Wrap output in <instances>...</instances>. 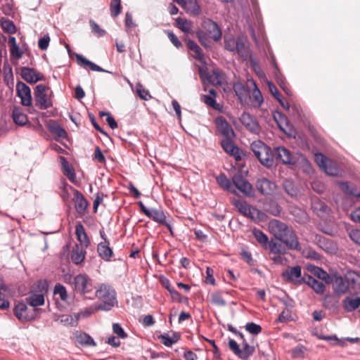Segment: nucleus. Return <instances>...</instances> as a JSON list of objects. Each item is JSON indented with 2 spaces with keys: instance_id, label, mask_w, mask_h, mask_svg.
Returning a JSON list of instances; mask_svg holds the SVG:
<instances>
[{
  "instance_id": "f257e3e1",
  "label": "nucleus",
  "mask_w": 360,
  "mask_h": 360,
  "mask_svg": "<svg viewBox=\"0 0 360 360\" xmlns=\"http://www.w3.org/2000/svg\"><path fill=\"white\" fill-rule=\"evenodd\" d=\"M268 229L275 239L282 242L289 250L297 251L302 250L295 231L285 223L274 219L269 221Z\"/></svg>"
},
{
  "instance_id": "f03ea898",
  "label": "nucleus",
  "mask_w": 360,
  "mask_h": 360,
  "mask_svg": "<svg viewBox=\"0 0 360 360\" xmlns=\"http://www.w3.org/2000/svg\"><path fill=\"white\" fill-rule=\"evenodd\" d=\"M94 299L97 297L101 303L97 307L98 309L110 311L117 303L116 292L108 284L101 283L96 287Z\"/></svg>"
},
{
  "instance_id": "7ed1b4c3",
  "label": "nucleus",
  "mask_w": 360,
  "mask_h": 360,
  "mask_svg": "<svg viewBox=\"0 0 360 360\" xmlns=\"http://www.w3.org/2000/svg\"><path fill=\"white\" fill-rule=\"evenodd\" d=\"M73 290L84 298L94 299L96 287L93 280L85 274H79L75 276L72 281Z\"/></svg>"
},
{
  "instance_id": "20e7f679",
  "label": "nucleus",
  "mask_w": 360,
  "mask_h": 360,
  "mask_svg": "<svg viewBox=\"0 0 360 360\" xmlns=\"http://www.w3.org/2000/svg\"><path fill=\"white\" fill-rule=\"evenodd\" d=\"M255 157L259 162L267 168L274 165V154L271 148L261 141H253L250 146Z\"/></svg>"
},
{
  "instance_id": "39448f33",
  "label": "nucleus",
  "mask_w": 360,
  "mask_h": 360,
  "mask_svg": "<svg viewBox=\"0 0 360 360\" xmlns=\"http://www.w3.org/2000/svg\"><path fill=\"white\" fill-rule=\"evenodd\" d=\"M48 89L44 84L36 86L34 91L35 105L41 110H46L53 106L52 91L47 93Z\"/></svg>"
},
{
  "instance_id": "423d86ee",
  "label": "nucleus",
  "mask_w": 360,
  "mask_h": 360,
  "mask_svg": "<svg viewBox=\"0 0 360 360\" xmlns=\"http://www.w3.org/2000/svg\"><path fill=\"white\" fill-rule=\"evenodd\" d=\"M26 302H18L13 309V313L18 320L22 322H27L34 319L39 309L38 308H32Z\"/></svg>"
},
{
  "instance_id": "0eeeda50",
  "label": "nucleus",
  "mask_w": 360,
  "mask_h": 360,
  "mask_svg": "<svg viewBox=\"0 0 360 360\" xmlns=\"http://www.w3.org/2000/svg\"><path fill=\"white\" fill-rule=\"evenodd\" d=\"M274 160L284 165L294 166L296 164V158L290 150L284 146L275 147L273 150Z\"/></svg>"
},
{
  "instance_id": "6e6552de",
  "label": "nucleus",
  "mask_w": 360,
  "mask_h": 360,
  "mask_svg": "<svg viewBox=\"0 0 360 360\" xmlns=\"http://www.w3.org/2000/svg\"><path fill=\"white\" fill-rule=\"evenodd\" d=\"M232 203L240 214L252 219L258 218L261 212L255 207H253L249 205L246 201L241 200L240 199H233Z\"/></svg>"
},
{
  "instance_id": "1a4fd4ad",
  "label": "nucleus",
  "mask_w": 360,
  "mask_h": 360,
  "mask_svg": "<svg viewBox=\"0 0 360 360\" xmlns=\"http://www.w3.org/2000/svg\"><path fill=\"white\" fill-rule=\"evenodd\" d=\"M202 27L205 34L214 41H219L221 37V31L218 25L210 19L203 20Z\"/></svg>"
},
{
  "instance_id": "9d476101",
  "label": "nucleus",
  "mask_w": 360,
  "mask_h": 360,
  "mask_svg": "<svg viewBox=\"0 0 360 360\" xmlns=\"http://www.w3.org/2000/svg\"><path fill=\"white\" fill-rule=\"evenodd\" d=\"M16 91L18 97L20 98V103L23 106L30 107L32 103L30 88L22 82H18L16 84Z\"/></svg>"
},
{
  "instance_id": "9b49d317",
  "label": "nucleus",
  "mask_w": 360,
  "mask_h": 360,
  "mask_svg": "<svg viewBox=\"0 0 360 360\" xmlns=\"http://www.w3.org/2000/svg\"><path fill=\"white\" fill-rule=\"evenodd\" d=\"M214 124L217 131L221 134L224 138H234L235 132L223 116H218L214 120Z\"/></svg>"
},
{
  "instance_id": "f8f14e48",
  "label": "nucleus",
  "mask_w": 360,
  "mask_h": 360,
  "mask_svg": "<svg viewBox=\"0 0 360 360\" xmlns=\"http://www.w3.org/2000/svg\"><path fill=\"white\" fill-rule=\"evenodd\" d=\"M282 277L288 282H291L300 285L302 276V269L300 266L288 267L282 273Z\"/></svg>"
},
{
  "instance_id": "ddd939ff",
  "label": "nucleus",
  "mask_w": 360,
  "mask_h": 360,
  "mask_svg": "<svg viewBox=\"0 0 360 360\" xmlns=\"http://www.w3.org/2000/svg\"><path fill=\"white\" fill-rule=\"evenodd\" d=\"M20 75L23 79L30 84H34L44 79L43 74L28 67L21 68Z\"/></svg>"
},
{
  "instance_id": "4468645a",
  "label": "nucleus",
  "mask_w": 360,
  "mask_h": 360,
  "mask_svg": "<svg viewBox=\"0 0 360 360\" xmlns=\"http://www.w3.org/2000/svg\"><path fill=\"white\" fill-rule=\"evenodd\" d=\"M232 181L234 186L245 195H250L252 194V185L241 174L234 175Z\"/></svg>"
},
{
  "instance_id": "2eb2a0df",
  "label": "nucleus",
  "mask_w": 360,
  "mask_h": 360,
  "mask_svg": "<svg viewBox=\"0 0 360 360\" xmlns=\"http://www.w3.org/2000/svg\"><path fill=\"white\" fill-rule=\"evenodd\" d=\"M240 120L243 125L251 133L255 134L259 133L260 127L258 122L249 113H243Z\"/></svg>"
},
{
  "instance_id": "dca6fc26",
  "label": "nucleus",
  "mask_w": 360,
  "mask_h": 360,
  "mask_svg": "<svg viewBox=\"0 0 360 360\" xmlns=\"http://www.w3.org/2000/svg\"><path fill=\"white\" fill-rule=\"evenodd\" d=\"M330 283H332L334 291L339 295L345 293L350 286L346 278L341 276L334 275L330 278Z\"/></svg>"
},
{
  "instance_id": "f3484780",
  "label": "nucleus",
  "mask_w": 360,
  "mask_h": 360,
  "mask_svg": "<svg viewBox=\"0 0 360 360\" xmlns=\"http://www.w3.org/2000/svg\"><path fill=\"white\" fill-rule=\"evenodd\" d=\"M256 187L264 195H271L276 189L275 183L266 178L258 179L256 183Z\"/></svg>"
},
{
  "instance_id": "a211bd4d",
  "label": "nucleus",
  "mask_w": 360,
  "mask_h": 360,
  "mask_svg": "<svg viewBox=\"0 0 360 360\" xmlns=\"http://www.w3.org/2000/svg\"><path fill=\"white\" fill-rule=\"evenodd\" d=\"M233 138H225L221 142L222 148L230 155L234 157L236 160L238 161L241 159L240 155V150L232 141Z\"/></svg>"
},
{
  "instance_id": "6ab92c4d",
  "label": "nucleus",
  "mask_w": 360,
  "mask_h": 360,
  "mask_svg": "<svg viewBox=\"0 0 360 360\" xmlns=\"http://www.w3.org/2000/svg\"><path fill=\"white\" fill-rule=\"evenodd\" d=\"M185 42L188 49L193 52L192 56L201 63L206 64L205 55L198 44L191 39H186Z\"/></svg>"
},
{
  "instance_id": "aec40b11",
  "label": "nucleus",
  "mask_w": 360,
  "mask_h": 360,
  "mask_svg": "<svg viewBox=\"0 0 360 360\" xmlns=\"http://www.w3.org/2000/svg\"><path fill=\"white\" fill-rule=\"evenodd\" d=\"M146 216L149 218H151L153 221L165 225L169 230V231L172 233V226L169 223L167 222L166 216L165 215L163 211L155 208H151L149 210Z\"/></svg>"
},
{
  "instance_id": "412c9836",
  "label": "nucleus",
  "mask_w": 360,
  "mask_h": 360,
  "mask_svg": "<svg viewBox=\"0 0 360 360\" xmlns=\"http://www.w3.org/2000/svg\"><path fill=\"white\" fill-rule=\"evenodd\" d=\"M265 249L272 255H285L289 250L282 242L272 238Z\"/></svg>"
},
{
  "instance_id": "4be33fe9",
  "label": "nucleus",
  "mask_w": 360,
  "mask_h": 360,
  "mask_svg": "<svg viewBox=\"0 0 360 360\" xmlns=\"http://www.w3.org/2000/svg\"><path fill=\"white\" fill-rule=\"evenodd\" d=\"M311 208L314 212L320 217H326L329 215L330 209V207L323 201L318 198L314 199L311 202Z\"/></svg>"
},
{
  "instance_id": "5701e85b",
  "label": "nucleus",
  "mask_w": 360,
  "mask_h": 360,
  "mask_svg": "<svg viewBox=\"0 0 360 360\" xmlns=\"http://www.w3.org/2000/svg\"><path fill=\"white\" fill-rule=\"evenodd\" d=\"M97 252L99 257L105 261H110L113 255L112 248L110 247L109 241H103L98 244Z\"/></svg>"
},
{
  "instance_id": "b1692460",
  "label": "nucleus",
  "mask_w": 360,
  "mask_h": 360,
  "mask_svg": "<svg viewBox=\"0 0 360 360\" xmlns=\"http://www.w3.org/2000/svg\"><path fill=\"white\" fill-rule=\"evenodd\" d=\"M273 117L279 129L285 134H288V131L290 129L291 127L287 117L283 113L276 111L273 113Z\"/></svg>"
},
{
  "instance_id": "393cba45",
  "label": "nucleus",
  "mask_w": 360,
  "mask_h": 360,
  "mask_svg": "<svg viewBox=\"0 0 360 360\" xmlns=\"http://www.w3.org/2000/svg\"><path fill=\"white\" fill-rule=\"evenodd\" d=\"M12 118L14 123L18 126H24L28 122L27 115L23 112L22 108L15 106L12 110Z\"/></svg>"
},
{
  "instance_id": "a878e982",
  "label": "nucleus",
  "mask_w": 360,
  "mask_h": 360,
  "mask_svg": "<svg viewBox=\"0 0 360 360\" xmlns=\"http://www.w3.org/2000/svg\"><path fill=\"white\" fill-rule=\"evenodd\" d=\"M73 200L75 202V207L77 212L79 214H83L88 207V202L85 199L84 196L79 191L75 190L74 192Z\"/></svg>"
},
{
  "instance_id": "bb28decb",
  "label": "nucleus",
  "mask_w": 360,
  "mask_h": 360,
  "mask_svg": "<svg viewBox=\"0 0 360 360\" xmlns=\"http://www.w3.org/2000/svg\"><path fill=\"white\" fill-rule=\"evenodd\" d=\"M75 56H76L77 63L84 68H86L87 67H89L93 71L105 72L111 73L110 72L103 69L100 66H98L96 64L94 63L93 62L89 60L88 59H86V58H84L83 56H82L80 54L76 53Z\"/></svg>"
},
{
  "instance_id": "cd10ccee",
  "label": "nucleus",
  "mask_w": 360,
  "mask_h": 360,
  "mask_svg": "<svg viewBox=\"0 0 360 360\" xmlns=\"http://www.w3.org/2000/svg\"><path fill=\"white\" fill-rule=\"evenodd\" d=\"M75 234L77 240L79 241L81 246L86 248L90 245V240L85 231L84 226L79 223L75 227Z\"/></svg>"
},
{
  "instance_id": "c85d7f7f",
  "label": "nucleus",
  "mask_w": 360,
  "mask_h": 360,
  "mask_svg": "<svg viewBox=\"0 0 360 360\" xmlns=\"http://www.w3.org/2000/svg\"><path fill=\"white\" fill-rule=\"evenodd\" d=\"M86 250L79 245H75L71 251V259L75 264H80L85 259Z\"/></svg>"
},
{
  "instance_id": "c756f323",
  "label": "nucleus",
  "mask_w": 360,
  "mask_h": 360,
  "mask_svg": "<svg viewBox=\"0 0 360 360\" xmlns=\"http://www.w3.org/2000/svg\"><path fill=\"white\" fill-rule=\"evenodd\" d=\"M79 317V314H75L74 315L63 314L58 316L56 321L65 326H76Z\"/></svg>"
},
{
  "instance_id": "7c9ffc66",
  "label": "nucleus",
  "mask_w": 360,
  "mask_h": 360,
  "mask_svg": "<svg viewBox=\"0 0 360 360\" xmlns=\"http://www.w3.org/2000/svg\"><path fill=\"white\" fill-rule=\"evenodd\" d=\"M345 278L352 288L360 290V271H348L345 274Z\"/></svg>"
},
{
  "instance_id": "2f4dec72",
  "label": "nucleus",
  "mask_w": 360,
  "mask_h": 360,
  "mask_svg": "<svg viewBox=\"0 0 360 360\" xmlns=\"http://www.w3.org/2000/svg\"><path fill=\"white\" fill-rule=\"evenodd\" d=\"M345 278L352 288L360 290V271H348L345 274Z\"/></svg>"
},
{
  "instance_id": "473e14b6",
  "label": "nucleus",
  "mask_w": 360,
  "mask_h": 360,
  "mask_svg": "<svg viewBox=\"0 0 360 360\" xmlns=\"http://www.w3.org/2000/svg\"><path fill=\"white\" fill-rule=\"evenodd\" d=\"M25 301L32 308H37L39 306L44 305V296L42 293L31 292L26 297Z\"/></svg>"
},
{
  "instance_id": "72a5a7b5",
  "label": "nucleus",
  "mask_w": 360,
  "mask_h": 360,
  "mask_svg": "<svg viewBox=\"0 0 360 360\" xmlns=\"http://www.w3.org/2000/svg\"><path fill=\"white\" fill-rule=\"evenodd\" d=\"M225 82V74L219 68L213 69L212 76L209 77V82L214 85H221Z\"/></svg>"
},
{
  "instance_id": "f704fd0d",
  "label": "nucleus",
  "mask_w": 360,
  "mask_h": 360,
  "mask_svg": "<svg viewBox=\"0 0 360 360\" xmlns=\"http://www.w3.org/2000/svg\"><path fill=\"white\" fill-rule=\"evenodd\" d=\"M343 307L347 311H352L356 310L360 306V297H356L354 298L347 297L343 301Z\"/></svg>"
},
{
  "instance_id": "c9c22d12",
  "label": "nucleus",
  "mask_w": 360,
  "mask_h": 360,
  "mask_svg": "<svg viewBox=\"0 0 360 360\" xmlns=\"http://www.w3.org/2000/svg\"><path fill=\"white\" fill-rule=\"evenodd\" d=\"M252 235L263 248L265 249L269 245L270 240L268 236L261 230L254 229L252 230Z\"/></svg>"
},
{
  "instance_id": "e433bc0d",
  "label": "nucleus",
  "mask_w": 360,
  "mask_h": 360,
  "mask_svg": "<svg viewBox=\"0 0 360 360\" xmlns=\"http://www.w3.org/2000/svg\"><path fill=\"white\" fill-rule=\"evenodd\" d=\"M61 161V165L63 170V174L68 176V178L70 179V181H74L75 179V173L73 170V169L70 165L69 162L67 161V160L64 157L60 158Z\"/></svg>"
},
{
  "instance_id": "4c0bfd02",
  "label": "nucleus",
  "mask_w": 360,
  "mask_h": 360,
  "mask_svg": "<svg viewBox=\"0 0 360 360\" xmlns=\"http://www.w3.org/2000/svg\"><path fill=\"white\" fill-rule=\"evenodd\" d=\"M340 188L346 194L354 197H359L360 192L356 190V188L353 184H349L347 182H339Z\"/></svg>"
},
{
  "instance_id": "58836bf2",
  "label": "nucleus",
  "mask_w": 360,
  "mask_h": 360,
  "mask_svg": "<svg viewBox=\"0 0 360 360\" xmlns=\"http://www.w3.org/2000/svg\"><path fill=\"white\" fill-rule=\"evenodd\" d=\"M255 352V347L250 346L245 340L242 342V349H240L238 357L246 360Z\"/></svg>"
},
{
  "instance_id": "ea45409f",
  "label": "nucleus",
  "mask_w": 360,
  "mask_h": 360,
  "mask_svg": "<svg viewBox=\"0 0 360 360\" xmlns=\"http://www.w3.org/2000/svg\"><path fill=\"white\" fill-rule=\"evenodd\" d=\"M319 245L323 250L328 253H334L337 250V247L330 240L322 238L319 240Z\"/></svg>"
},
{
  "instance_id": "a19ab883",
  "label": "nucleus",
  "mask_w": 360,
  "mask_h": 360,
  "mask_svg": "<svg viewBox=\"0 0 360 360\" xmlns=\"http://www.w3.org/2000/svg\"><path fill=\"white\" fill-rule=\"evenodd\" d=\"M49 131L56 136V140L58 141L59 138L65 139L67 137L66 131L56 122L53 124H50L49 127Z\"/></svg>"
},
{
  "instance_id": "79ce46f5",
  "label": "nucleus",
  "mask_w": 360,
  "mask_h": 360,
  "mask_svg": "<svg viewBox=\"0 0 360 360\" xmlns=\"http://www.w3.org/2000/svg\"><path fill=\"white\" fill-rule=\"evenodd\" d=\"M217 184L224 189L227 190L232 193H235L236 191L231 190V183L224 174H221L216 178Z\"/></svg>"
},
{
  "instance_id": "37998d69",
  "label": "nucleus",
  "mask_w": 360,
  "mask_h": 360,
  "mask_svg": "<svg viewBox=\"0 0 360 360\" xmlns=\"http://www.w3.org/2000/svg\"><path fill=\"white\" fill-rule=\"evenodd\" d=\"M309 269L314 275L317 276L319 278L330 283L331 276L321 268L313 266L310 267Z\"/></svg>"
},
{
  "instance_id": "c03bdc74",
  "label": "nucleus",
  "mask_w": 360,
  "mask_h": 360,
  "mask_svg": "<svg viewBox=\"0 0 360 360\" xmlns=\"http://www.w3.org/2000/svg\"><path fill=\"white\" fill-rule=\"evenodd\" d=\"M159 338L164 345L171 347L173 344L177 342L179 340V335L174 333L172 337H170L168 334L165 333L160 335Z\"/></svg>"
},
{
  "instance_id": "a18cd8bd",
  "label": "nucleus",
  "mask_w": 360,
  "mask_h": 360,
  "mask_svg": "<svg viewBox=\"0 0 360 360\" xmlns=\"http://www.w3.org/2000/svg\"><path fill=\"white\" fill-rule=\"evenodd\" d=\"M269 89L271 92V94L274 95V96L275 97V98H276V100L279 102V103L281 105V106L287 110H290V105L288 103H285L283 100H282V96L281 95V94L279 93L278 89L274 86L272 84H269Z\"/></svg>"
},
{
  "instance_id": "49530a36",
  "label": "nucleus",
  "mask_w": 360,
  "mask_h": 360,
  "mask_svg": "<svg viewBox=\"0 0 360 360\" xmlns=\"http://www.w3.org/2000/svg\"><path fill=\"white\" fill-rule=\"evenodd\" d=\"M323 169L330 176H336L339 173V168L337 164L330 159L328 160Z\"/></svg>"
},
{
  "instance_id": "de8ad7c7",
  "label": "nucleus",
  "mask_w": 360,
  "mask_h": 360,
  "mask_svg": "<svg viewBox=\"0 0 360 360\" xmlns=\"http://www.w3.org/2000/svg\"><path fill=\"white\" fill-rule=\"evenodd\" d=\"M253 86L254 89L252 90V97L254 101L257 103V106L259 107L263 103V97L261 91L257 88L256 83L253 80L248 81Z\"/></svg>"
},
{
  "instance_id": "09e8293b",
  "label": "nucleus",
  "mask_w": 360,
  "mask_h": 360,
  "mask_svg": "<svg viewBox=\"0 0 360 360\" xmlns=\"http://www.w3.org/2000/svg\"><path fill=\"white\" fill-rule=\"evenodd\" d=\"M285 191L290 196H296L297 195V189L292 181L286 179L283 184Z\"/></svg>"
},
{
  "instance_id": "8fccbe9b",
  "label": "nucleus",
  "mask_w": 360,
  "mask_h": 360,
  "mask_svg": "<svg viewBox=\"0 0 360 360\" xmlns=\"http://www.w3.org/2000/svg\"><path fill=\"white\" fill-rule=\"evenodd\" d=\"M210 302L213 305L224 307L226 305V301L221 295V292H214L210 295Z\"/></svg>"
},
{
  "instance_id": "3c124183",
  "label": "nucleus",
  "mask_w": 360,
  "mask_h": 360,
  "mask_svg": "<svg viewBox=\"0 0 360 360\" xmlns=\"http://www.w3.org/2000/svg\"><path fill=\"white\" fill-rule=\"evenodd\" d=\"M177 27L184 32L188 33L192 30V23L186 19L179 18L176 20Z\"/></svg>"
},
{
  "instance_id": "603ef678",
  "label": "nucleus",
  "mask_w": 360,
  "mask_h": 360,
  "mask_svg": "<svg viewBox=\"0 0 360 360\" xmlns=\"http://www.w3.org/2000/svg\"><path fill=\"white\" fill-rule=\"evenodd\" d=\"M78 342L82 345L95 347L96 345L94 339L87 333L80 334L77 337Z\"/></svg>"
},
{
  "instance_id": "864d4df0",
  "label": "nucleus",
  "mask_w": 360,
  "mask_h": 360,
  "mask_svg": "<svg viewBox=\"0 0 360 360\" xmlns=\"http://www.w3.org/2000/svg\"><path fill=\"white\" fill-rule=\"evenodd\" d=\"M209 93H210L209 95L203 96V101L207 105H208L214 108H216L217 103H216V100H215V97H216L215 91L214 89H210Z\"/></svg>"
},
{
  "instance_id": "5fc2aeb1",
  "label": "nucleus",
  "mask_w": 360,
  "mask_h": 360,
  "mask_svg": "<svg viewBox=\"0 0 360 360\" xmlns=\"http://www.w3.org/2000/svg\"><path fill=\"white\" fill-rule=\"evenodd\" d=\"M53 293L55 295H58L60 298L63 301H66L68 299V293L66 288L60 283H58L55 285Z\"/></svg>"
},
{
  "instance_id": "6e6d98bb",
  "label": "nucleus",
  "mask_w": 360,
  "mask_h": 360,
  "mask_svg": "<svg viewBox=\"0 0 360 360\" xmlns=\"http://www.w3.org/2000/svg\"><path fill=\"white\" fill-rule=\"evenodd\" d=\"M136 94L139 98L144 101H148L151 98V96L148 90L144 89L141 84L136 85Z\"/></svg>"
},
{
  "instance_id": "4d7b16f0",
  "label": "nucleus",
  "mask_w": 360,
  "mask_h": 360,
  "mask_svg": "<svg viewBox=\"0 0 360 360\" xmlns=\"http://www.w3.org/2000/svg\"><path fill=\"white\" fill-rule=\"evenodd\" d=\"M245 330L252 335H258L262 331V328L259 325L253 322H249L245 325Z\"/></svg>"
},
{
  "instance_id": "13d9d810",
  "label": "nucleus",
  "mask_w": 360,
  "mask_h": 360,
  "mask_svg": "<svg viewBox=\"0 0 360 360\" xmlns=\"http://www.w3.org/2000/svg\"><path fill=\"white\" fill-rule=\"evenodd\" d=\"M92 32L98 37H103L105 34V31L101 28L100 26L93 20H89Z\"/></svg>"
},
{
  "instance_id": "bf43d9fd",
  "label": "nucleus",
  "mask_w": 360,
  "mask_h": 360,
  "mask_svg": "<svg viewBox=\"0 0 360 360\" xmlns=\"http://www.w3.org/2000/svg\"><path fill=\"white\" fill-rule=\"evenodd\" d=\"M237 42V39H235L233 37H225L224 39V47L226 50L233 52L236 49V44Z\"/></svg>"
},
{
  "instance_id": "052dcab7",
  "label": "nucleus",
  "mask_w": 360,
  "mask_h": 360,
  "mask_svg": "<svg viewBox=\"0 0 360 360\" xmlns=\"http://www.w3.org/2000/svg\"><path fill=\"white\" fill-rule=\"evenodd\" d=\"M235 51H236L238 53V55H240L242 57L247 56V49L245 47L244 42L242 40L237 39Z\"/></svg>"
},
{
  "instance_id": "680f3d73",
  "label": "nucleus",
  "mask_w": 360,
  "mask_h": 360,
  "mask_svg": "<svg viewBox=\"0 0 360 360\" xmlns=\"http://www.w3.org/2000/svg\"><path fill=\"white\" fill-rule=\"evenodd\" d=\"M321 340H327L328 342H331V344L333 345H343V342L338 339L336 335H330V336H325V335H321L319 337Z\"/></svg>"
},
{
  "instance_id": "e2e57ef3",
  "label": "nucleus",
  "mask_w": 360,
  "mask_h": 360,
  "mask_svg": "<svg viewBox=\"0 0 360 360\" xmlns=\"http://www.w3.org/2000/svg\"><path fill=\"white\" fill-rule=\"evenodd\" d=\"M328 160L329 158L326 157L322 153L315 154V162L317 164V165L321 169L324 167Z\"/></svg>"
},
{
  "instance_id": "0e129e2a",
  "label": "nucleus",
  "mask_w": 360,
  "mask_h": 360,
  "mask_svg": "<svg viewBox=\"0 0 360 360\" xmlns=\"http://www.w3.org/2000/svg\"><path fill=\"white\" fill-rule=\"evenodd\" d=\"M2 28L8 32V33H15V26L13 22L9 20H4L1 22Z\"/></svg>"
},
{
  "instance_id": "69168bd1",
  "label": "nucleus",
  "mask_w": 360,
  "mask_h": 360,
  "mask_svg": "<svg viewBox=\"0 0 360 360\" xmlns=\"http://www.w3.org/2000/svg\"><path fill=\"white\" fill-rule=\"evenodd\" d=\"M110 11L112 15L116 17L117 16L120 12H121V4H120V0H116L112 2L110 5Z\"/></svg>"
},
{
  "instance_id": "338daca9",
  "label": "nucleus",
  "mask_w": 360,
  "mask_h": 360,
  "mask_svg": "<svg viewBox=\"0 0 360 360\" xmlns=\"http://www.w3.org/2000/svg\"><path fill=\"white\" fill-rule=\"evenodd\" d=\"M49 42L50 37L49 34H45L42 38L39 39L38 46L41 50L45 51L48 49Z\"/></svg>"
},
{
  "instance_id": "774afa93",
  "label": "nucleus",
  "mask_w": 360,
  "mask_h": 360,
  "mask_svg": "<svg viewBox=\"0 0 360 360\" xmlns=\"http://www.w3.org/2000/svg\"><path fill=\"white\" fill-rule=\"evenodd\" d=\"M350 238L360 246V229L352 230L349 233Z\"/></svg>"
}]
</instances>
